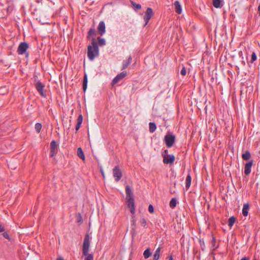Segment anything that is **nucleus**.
Returning a JSON list of instances; mask_svg holds the SVG:
<instances>
[{
    "instance_id": "obj_38",
    "label": "nucleus",
    "mask_w": 260,
    "mask_h": 260,
    "mask_svg": "<svg viewBox=\"0 0 260 260\" xmlns=\"http://www.w3.org/2000/svg\"><path fill=\"white\" fill-rule=\"evenodd\" d=\"M200 242L201 248H202V250H204V248L205 247V243H204V241H202L201 240H200Z\"/></svg>"
},
{
    "instance_id": "obj_28",
    "label": "nucleus",
    "mask_w": 260,
    "mask_h": 260,
    "mask_svg": "<svg viewBox=\"0 0 260 260\" xmlns=\"http://www.w3.org/2000/svg\"><path fill=\"white\" fill-rule=\"evenodd\" d=\"M170 207L172 208H174L176 206L177 200L175 198H173L170 202Z\"/></svg>"
},
{
    "instance_id": "obj_20",
    "label": "nucleus",
    "mask_w": 260,
    "mask_h": 260,
    "mask_svg": "<svg viewBox=\"0 0 260 260\" xmlns=\"http://www.w3.org/2000/svg\"><path fill=\"white\" fill-rule=\"evenodd\" d=\"M77 155L79 158L82 159L83 160H85V155H84L83 151L81 147H79L77 149Z\"/></svg>"
},
{
    "instance_id": "obj_17",
    "label": "nucleus",
    "mask_w": 260,
    "mask_h": 260,
    "mask_svg": "<svg viewBox=\"0 0 260 260\" xmlns=\"http://www.w3.org/2000/svg\"><path fill=\"white\" fill-rule=\"evenodd\" d=\"M249 208V207L248 203H245L244 204L242 209V214L244 216H247L248 214Z\"/></svg>"
},
{
    "instance_id": "obj_46",
    "label": "nucleus",
    "mask_w": 260,
    "mask_h": 260,
    "mask_svg": "<svg viewBox=\"0 0 260 260\" xmlns=\"http://www.w3.org/2000/svg\"><path fill=\"white\" fill-rule=\"evenodd\" d=\"M132 222H133V224H135V221L134 220H133L132 221Z\"/></svg>"
},
{
    "instance_id": "obj_47",
    "label": "nucleus",
    "mask_w": 260,
    "mask_h": 260,
    "mask_svg": "<svg viewBox=\"0 0 260 260\" xmlns=\"http://www.w3.org/2000/svg\"><path fill=\"white\" fill-rule=\"evenodd\" d=\"M253 260H256V259H253Z\"/></svg>"
},
{
    "instance_id": "obj_41",
    "label": "nucleus",
    "mask_w": 260,
    "mask_h": 260,
    "mask_svg": "<svg viewBox=\"0 0 260 260\" xmlns=\"http://www.w3.org/2000/svg\"><path fill=\"white\" fill-rule=\"evenodd\" d=\"M168 260H173V258L172 255L169 256L167 257Z\"/></svg>"
},
{
    "instance_id": "obj_14",
    "label": "nucleus",
    "mask_w": 260,
    "mask_h": 260,
    "mask_svg": "<svg viewBox=\"0 0 260 260\" xmlns=\"http://www.w3.org/2000/svg\"><path fill=\"white\" fill-rule=\"evenodd\" d=\"M175 10L178 14H181L182 12V7L180 2L178 1H176L174 4Z\"/></svg>"
},
{
    "instance_id": "obj_8",
    "label": "nucleus",
    "mask_w": 260,
    "mask_h": 260,
    "mask_svg": "<svg viewBox=\"0 0 260 260\" xmlns=\"http://www.w3.org/2000/svg\"><path fill=\"white\" fill-rule=\"evenodd\" d=\"M58 146L56 142L53 140L50 143V156L53 157L57 152Z\"/></svg>"
},
{
    "instance_id": "obj_35",
    "label": "nucleus",
    "mask_w": 260,
    "mask_h": 260,
    "mask_svg": "<svg viewBox=\"0 0 260 260\" xmlns=\"http://www.w3.org/2000/svg\"><path fill=\"white\" fill-rule=\"evenodd\" d=\"M148 211L150 213H153L154 212V208L152 205L150 204L148 206Z\"/></svg>"
},
{
    "instance_id": "obj_42",
    "label": "nucleus",
    "mask_w": 260,
    "mask_h": 260,
    "mask_svg": "<svg viewBox=\"0 0 260 260\" xmlns=\"http://www.w3.org/2000/svg\"><path fill=\"white\" fill-rule=\"evenodd\" d=\"M101 173H102V175L103 177L104 178L105 177V174H104L103 170L102 169H101Z\"/></svg>"
},
{
    "instance_id": "obj_43",
    "label": "nucleus",
    "mask_w": 260,
    "mask_h": 260,
    "mask_svg": "<svg viewBox=\"0 0 260 260\" xmlns=\"http://www.w3.org/2000/svg\"><path fill=\"white\" fill-rule=\"evenodd\" d=\"M241 260H248L246 257H244L241 259Z\"/></svg>"
},
{
    "instance_id": "obj_32",
    "label": "nucleus",
    "mask_w": 260,
    "mask_h": 260,
    "mask_svg": "<svg viewBox=\"0 0 260 260\" xmlns=\"http://www.w3.org/2000/svg\"><path fill=\"white\" fill-rule=\"evenodd\" d=\"M256 53L254 52H253V53H252V55H251V62H254V61L256 60Z\"/></svg>"
},
{
    "instance_id": "obj_21",
    "label": "nucleus",
    "mask_w": 260,
    "mask_h": 260,
    "mask_svg": "<svg viewBox=\"0 0 260 260\" xmlns=\"http://www.w3.org/2000/svg\"><path fill=\"white\" fill-rule=\"evenodd\" d=\"M131 4L133 6L135 11H137L141 9V5L139 4H137L133 1H131Z\"/></svg>"
},
{
    "instance_id": "obj_1",
    "label": "nucleus",
    "mask_w": 260,
    "mask_h": 260,
    "mask_svg": "<svg viewBox=\"0 0 260 260\" xmlns=\"http://www.w3.org/2000/svg\"><path fill=\"white\" fill-rule=\"evenodd\" d=\"M87 54L88 59L91 61L93 60L95 58L99 55V49L98 43L94 38L91 41V45H88L87 47Z\"/></svg>"
},
{
    "instance_id": "obj_31",
    "label": "nucleus",
    "mask_w": 260,
    "mask_h": 260,
    "mask_svg": "<svg viewBox=\"0 0 260 260\" xmlns=\"http://www.w3.org/2000/svg\"><path fill=\"white\" fill-rule=\"evenodd\" d=\"M85 256L84 260H93V256L92 254H87Z\"/></svg>"
},
{
    "instance_id": "obj_30",
    "label": "nucleus",
    "mask_w": 260,
    "mask_h": 260,
    "mask_svg": "<svg viewBox=\"0 0 260 260\" xmlns=\"http://www.w3.org/2000/svg\"><path fill=\"white\" fill-rule=\"evenodd\" d=\"M42 128V124L38 122L35 124V129L38 133H39Z\"/></svg>"
},
{
    "instance_id": "obj_10",
    "label": "nucleus",
    "mask_w": 260,
    "mask_h": 260,
    "mask_svg": "<svg viewBox=\"0 0 260 260\" xmlns=\"http://www.w3.org/2000/svg\"><path fill=\"white\" fill-rule=\"evenodd\" d=\"M175 159V157L173 154L165 155L164 157L163 162L165 164H172L174 161Z\"/></svg>"
},
{
    "instance_id": "obj_27",
    "label": "nucleus",
    "mask_w": 260,
    "mask_h": 260,
    "mask_svg": "<svg viewBox=\"0 0 260 260\" xmlns=\"http://www.w3.org/2000/svg\"><path fill=\"white\" fill-rule=\"evenodd\" d=\"M95 34V30L93 28H90L88 32L87 39H89L92 36H94Z\"/></svg>"
},
{
    "instance_id": "obj_37",
    "label": "nucleus",
    "mask_w": 260,
    "mask_h": 260,
    "mask_svg": "<svg viewBox=\"0 0 260 260\" xmlns=\"http://www.w3.org/2000/svg\"><path fill=\"white\" fill-rule=\"evenodd\" d=\"M3 235L6 239H10V236L7 232H4Z\"/></svg>"
},
{
    "instance_id": "obj_12",
    "label": "nucleus",
    "mask_w": 260,
    "mask_h": 260,
    "mask_svg": "<svg viewBox=\"0 0 260 260\" xmlns=\"http://www.w3.org/2000/svg\"><path fill=\"white\" fill-rule=\"evenodd\" d=\"M98 30L101 36H103L105 34L106 26L104 21H101L100 22L98 26Z\"/></svg>"
},
{
    "instance_id": "obj_34",
    "label": "nucleus",
    "mask_w": 260,
    "mask_h": 260,
    "mask_svg": "<svg viewBox=\"0 0 260 260\" xmlns=\"http://www.w3.org/2000/svg\"><path fill=\"white\" fill-rule=\"evenodd\" d=\"M180 74L183 76H185L186 74V69L184 66L182 67L180 71Z\"/></svg>"
},
{
    "instance_id": "obj_4",
    "label": "nucleus",
    "mask_w": 260,
    "mask_h": 260,
    "mask_svg": "<svg viewBox=\"0 0 260 260\" xmlns=\"http://www.w3.org/2000/svg\"><path fill=\"white\" fill-rule=\"evenodd\" d=\"M153 14L154 12L152 9L149 7L147 8L143 16V19L145 21L144 26L147 25Z\"/></svg>"
},
{
    "instance_id": "obj_18",
    "label": "nucleus",
    "mask_w": 260,
    "mask_h": 260,
    "mask_svg": "<svg viewBox=\"0 0 260 260\" xmlns=\"http://www.w3.org/2000/svg\"><path fill=\"white\" fill-rule=\"evenodd\" d=\"M83 121V117L81 114H80L77 119V123L76 125V130L77 131L81 127V124Z\"/></svg>"
},
{
    "instance_id": "obj_16",
    "label": "nucleus",
    "mask_w": 260,
    "mask_h": 260,
    "mask_svg": "<svg viewBox=\"0 0 260 260\" xmlns=\"http://www.w3.org/2000/svg\"><path fill=\"white\" fill-rule=\"evenodd\" d=\"M191 177L190 174H188L186 176L185 180V187L186 189H188L191 185Z\"/></svg>"
},
{
    "instance_id": "obj_3",
    "label": "nucleus",
    "mask_w": 260,
    "mask_h": 260,
    "mask_svg": "<svg viewBox=\"0 0 260 260\" xmlns=\"http://www.w3.org/2000/svg\"><path fill=\"white\" fill-rule=\"evenodd\" d=\"M90 246V237L88 234H86L83 241L82 253L83 255H87Z\"/></svg>"
},
{
    "instance_id": "obj_6",
    "label": "nucleus",
    "mask_w": 260,
    "mask_h": 260,
    "mask_svg": "<svg viewBox=\"0 0 260 260\" xmlns=\"http://www.w3.org/2000/svg\"><path fill=\"white\" fill-rule=\"evenodd\" d=\"M113 176L116 181H118L122 177V172L118 166H115L113 170Z\"/></svg>"
},
{
    "instance_id": "obj_9",
    "label": "nucleus",
    "mask_w": 260,
    "mask_h": 260,
    "mask_svg": "<svg viewBox=\"0 0 260 260\" xmlns=\"http://www.w3.org/2000/svg\"><path fill=\"white\" fill-rule=\"evenodd\" d=\"M36 88L41 96L45 97V94L44 92V85L40 82L38 81L36 84Z\"/></svg>"
},
{
    "instance_id": "obj_45",
    "label": "nucleus",
    "mask_w": 260,
    "mask_h": 260,
    "mask_svg": "<svg viewBox=\"0 0 260 260\" xmlns=\"http://www.w3.org/2000/svg\"><path fill=\"white\" fill-rule=\"evenodd\" d=\"M258 11H259V12L260 13V5L258 7Z\"/></svg>"
},
{
    "instance_id": "obj_40",
    "label": "nucleus",
    "mask_w": 260,
    "mask_h": 260,
    "mask_svg": "<svg viewBox=\"0 0 260 260\" xmlns=\"http://www.w3.org/2000/svg\"><path fill=\"white\" fill-rule=\"evenodd\" d=\"M87 87V84L83 83V89L84 91L86 90Z\"/></svg>"
},
{
    "instance_id": "obj_13",
    "label": "nucleus",
    "mask_w": 260,
    "mask_h": 260,
    "mask_svg": "<svg viewBox=\"0 0 260 260\" xmlns=\"http://www.w3.org/2000/svg\"><path fill=\"white\" fill-rule=\"evenodd\" d=\"M252 160L246 163L244 167V173L246 175H249L251 172V169L252 166Z\"/></svg>"
},
{
    "instance_id": "obj_44",
    "label": "nucleus",
    "mask_w": 260,
    "mask_h": 260,
    "mask_svg": "<svg viewBox=\"0 0 260 260\" xmlns=\"http://www.w3.org/2000/svg\"><path fill=\"white\" fill-rule=\"evenodd\" d=\"M57 260H64L63 258L59 257L57 259Z\"/></svg>"
},
{
    "instance_id": "obj_5",
    "label": "nucleus",
    "mask_w": 260,
    "mask_h": 260,
    "mask_svg": "<svg viewBox=\"0 0 260 260\" xmlns=\"http://www.w3.org/2000/svg\"><path fill=\"white\" fill-rule=\"evenodd\" d=\"M175 141V137L173 135H166L165 137V142L168 147H171Z\"/></svg>"
},
{
    "instance_id": "obj_22",
    "label": "nucleus",
    "mask_w": 260,
    "mask_h": 260,
    "mask_svg": "<svg viewBox=\"0 0 260 260\" xmlns=\"http://www.w3.org/2000/svg\"><path fill=\"white\" fill-rule=\"evenodd\" d=\"M97 40L98 41V45H99L100 46H104L106 45V40L104 38H102L100 37H98Z\"/></svg>"
},
{
    "instance_id": "obj_2",
    "label": "nucleus",
    "mask_w": 260,
    "mask_h": 260,
    "mask_svg": "<svg viewBox=\"0 0 260 260\" xmlns=\"http://www.w3.org/2000/svg\"><path fill=\"white\" fill-rule=\"evenodd\" d=\"M126 194V201L127 207L130 209L131 212L134 214L135 213L134 194L130 186L127 185L125 187Z\"/></svg>"
},
{
    "instance_id": "obj_23",
    "label": "nucleus",
    "mask_w": 260,
    "mask_h": 260,
    "mask_svg": "<svg viewBox=\"0 0 260 260\" xmlns=\"http://www.w3.org/2000/svg\"><path fill=\"white\" fill-rule=\"evenodd\" d=\"M149 128L150 132H154L156 129V126L155 123L154 122H150L149 124Z\"/></svg>"
},
{
    "instance_id": "obj_33",
    "label": "nucleus",
    "mask_w": 260,
    "mask_h": 260,
    "mask_svg": "<svg viewBox=\"0 0 260 260\" xmlns=\"http://www.w3.org/2000/svg\"><path fill=\"white\" fill-rule=\"evenodd\" d=\"M140 223L142 226H143L144 227H146L147 222H146V220H145V219H144V218H141L140 219Z\"/></svg>"
},
{
    "instance_id": "obj_29",
    "label": "nucleus",
    "mask_w": 260,
    "mask_h": 260,
    "mask_svg": "<svg viewBox=\"0 0 260 260\" xmlns=\"http://www.w3.org/2000/svg\"><path fill=\"white\" fill-rule=\"evenodd\" d=\"M220 0H213V5L216 8L220 7Z\"/></svg>"
},
{
    "instance_id": "obj_26",
    "label": "nucleus",
    "mask_w": 260,
    "mask_h": 260,
    "mask_svg": "<svg viewBox=\"0 0 260 260\" xmlns=\"http://www.w3.org/2000/svg\"><path fill=\"white\" fill-rule=\"evenodd\" d=\"M151 255L149 248L146 249L143 252V256L145 259L148 258Z\"/></svg>"
},
{
    "instance_id": "obj_7",
    "label": "nucleus",
    "mask_w": 260,
    "mask_h": 260,
    "mask_svg": "<svg viewBox=\"0 0 260 260\" xmlns=\"http://www.w3.org/2000/svg\"><path fill=\"white\" fill-rule=\"evenodd\" d=\"M28 48V45L26 42L21 43L17 49V52L19 54L22 55L25 53L27 49Z\"/></svg>"
},
{
    "instance_id": "obj_24",
    "label": "nucleus",
    "mask_w": 260,
    "mask_h": 260,
    "mask_svg": "<svg viewBox=\"0 0 260 260\" xmlns=\"http://www.w3.org/2000/svg\"><path fill=\"white\" fill-rule=\"evenodd\" d=\"M250 153L248 150H246L243 154L242 157L244 160H248L250 157Z\"/></svg>"
},
{
    "instance_id": "obj_36",
    "label": "nucleus",
    "mask_w": 260,
    "mask_h": 260,
    "mask_svg": "<svg viewBox=\"0 0 260 260\" xmlns=\"http://www.w3.org/2000/svg\"><path fill=\"white\" fill-rule=\"evenodd\" d=\"M87 82H88L87 76L86 74H85L84 75L83 83L87 84Z\"/></svg>"
},
{
    "instance_id": "obj_15",
    "label": "nucleus",
    "mask_w": 260,
    "mask_h": 260,
    "mask_svg": "<svg viewBox=\"0 0 260 260\" xmlns=\"http://www.w3.org/2000/svg\"><path fill=\"white\" fill-rule=\"evenodd\" d=\"M132 57L129 56L126 60H123L122 62V67L121 70H124L132 63Z\"/></svg>"
},
{
    "instance_id": "obj_11",
    "label": "nucleus",
    "mask_w": 260,
    "mask_h": 260,
    "mask_svg": "<svg viewBox=\"0 0 260 260\" xmlns=\"http://www.w3.org/2000/svg\"><path fill=\"white\" fill-rule=\"evenodd\" d=\"M126 75V73L125 72H122L118 74L112 80V84H115L117 83L119 81H120L122 78H123Z\"/></svg>"
},
{
    "instance_id": "obj_39",
    "label": "nucleus",
    "mask_w": 260,
    "mask_h": 260,
    "mask_svg": "<svg viewBox=\"0 0 260 260\" xmlns=\"http://www.w3.org/2000/svg\"><path fill=\"white\" fill-rule=\"evenodd\" d=\"M215 239L214 238H213L212 239V247L214 248H216V247H215Z\"/></svg>"
},
{
    "instance_id": "obj_25",
    "label": "nucleus",
    "mask_w": 260,
    "mask_h": 260,
    "mask_svg": "<svg viewBox=\"0 0 260 260\" xmlns=\"http://www.w3.org/2000/svg\"><path fill=\"white\" fill-rule=\"evenodd\" d=\"M235 218L233 216L229 218L228 220V225L230 228H232L233 226L234 223L235 222Z\"/></svg>"
},
{
    "instance_id": "obj_19",
    "label": "nucleus",
    "mask_w": 260,
    "mask_h": 260,
    "mask_svg": "<svg viewBox=\"0 0 260 260\" xmlns=\"http://www.w3.org/2000/svg\"><path fill=\"white\" fill-rule=\"evenodd\" d=\"M161 250L160 247H158L155 250L153 254V260H158L159 258L160 252Z\"/></svg>"
}]
</instances>
